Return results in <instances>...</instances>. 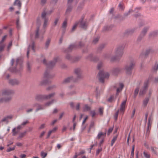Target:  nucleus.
Segmentation results:
<instances>
[{
	"instance_id": "26",
	"label": "nucleus",
	"mask_w": 158,
	"mask_h": 158,
	"mask_svg": "<svg viewBox=\"0 0 158 158\" xmlns=\"http://www.w3.org/2000/svg\"><path fill=\"white\" fill-rule=\"evenodd\" d=\"M151 117H150L148 119V129H147V131H148L149 129L151 128Z\"/></svg>"
},
{
	"instance_id": "24",
	"label": "nucleus",
	"mask_w": 158,
	"mask_h": 158,
	"mask_svg": "<svg viewBox=\"0 0 158 158\" xmlns=\"http://www.w3.org/2000/svg\"><path fill=\"white\" fill-rule=\"evenodd\" d=\"M56 61V60H55L53 61L50 62L48 65V68H51L55 64Z\"/></svg>"
},
{
	"instance_id": "23",
	"label": "nucleus",
	"mask_w": 158,
	"mask_h": 158,
	"mask_svg": "<svg viewBox=\"0 0 158 158\" xmlns=\"http://www.w3.org/2000/svg\"><path fill=\"white\" fill-rule=\"evenodd\" d=\"M149 100V99L148 98H146L144 99L143 102V106L144 107H146Z\"/></svg>"
},
{
	"instance_id": "45",
	"label": "nucleus",
	"mask_w": 158,
	"mask_h": 158,
	"mask_svg": "<svg viewBox=\"0 0 158 158\" xmlns=\"http://www.w3.org/2000/svg\"><path fill=\"white\" fill-rule=\"evenodd\" d=\"M48 22V19L46 18H45V19H44V27H46L47 25V23Z\"/></svg>"
},
{
	"instance_id": "37",
	"label": "nucleus",
	"mask_w": 158,
	"mask_h": 158,
	"mask_svg": "<svg viewBox=\"0 0 158 158\" xmlns=\"http://www.w3.org/2000/svg\"><path fill=\"white\" fill-rule=\"evenodd\" d=\"M158 69V63H156L153 68V70L154 71H156Z\"/></svg>"
},
{
	"instance_id": "36",
	"label": "nucleus",
	"mask_w": 158,
	"mask_h": 158,
	"mask_svg": "<svg viewBox=\"0 0 158 158\" xmlns=\"http://www.w3.org/2000/svg\"><path fill=\"white\" fill-rule=\"evenodd\" d=\"M120 71V69L118 68H116L113 70V73L114 74H116Z\"/></svg>"
},
{
	"instance_id": "31",
	"label": "nucleus",
	"mask_w": 158,
	"mask_h": 158,
	"mask_svg": "<svg viewBox=\"0 0 158 158\" xmlns=\"http://www.w3.org/2000/svg\"><path fill=\"white\" fill-rule=\"evenodd\" d=\"M52 11L51 10L50 11V12H48L47 13V14H50L52 13ZM46 14H47V13L45 12V11H44L42 13V17L44 19H45V18H46L45 16H46Z\"/></svg>"
},
{
	"instance_id": "32",
	"label": "nucleus",
	"mask_w": 158,
	"mask_h": 158,
	"mask_svg": "<svg viewBox=\"0 0 158 158\" xmlns=\"http://www.w3.org/2000/svg\"><path fill=\"white\" fill-rule=\"evenodd\" d=\"M139 89V87H137L135 90L134 94V97L135 98L138 94Z\"/></svg>"
},
{
	"instance_id": "9",
	"label": "nucleus",
	"mask_w": 158,
	"mask_h": 158,
	"mask_svg": "<svg viewBox=\"0 0 158 158\" xmlns=\"http://www.w3.org/2000/svg\"><path fill=\"white\" fill-rule=\"evenodd\" d=\"M52 77L49 74V73L47 71H45L44 73V81H42L41 84L43 85L44 84L46 83L47 82L46 81H44L46 79L49 78H52Z\"/></svg>"
},
{
	"instance_id": "21",
	"label": "nucleus",
	"mask_w": 158,
	"mask_h": 158,
	"mask_svg": "<svg viewBox=\"0 0 158 158\" xmlns=\"http://www.w3.org/2000/svg\"><path fill=\"white\" fill-rule=\"evenodd\" d=\"M16 68L19 67H22V60L19 59H17L16 61Z\"/></svg>"
},
{
	"instance_id": "53",
	"label": "nucleus",
	"mask_w": 158,
	"mask_h": 158,
	"mask_svg": "<svg viewBox=\"0 0 158 158\" xmlns=\"http://www.w3.org/2000/svg\"><path fill=\"white\" fill-rule=\"evenodd\" d=\"M102 151V148H100L98 149L96 152V155H98L99 153Z\"/></svg>"
},
{
	"instance_id": "34",
	"label": "nucleus",
	"mask_w": 158,
	"mask_h": 158,
	"mask_svg": "<svg viewBox=\"0 0 158 158\" xmlns=\"http://www.w3.org/2000/svg\"><path fill=\"white\" fill-rule=\"evenodd\" d=\"M54 101L55 100H52L51 101L45 103V106H49L50 105H52V104H53L54 102Z\"/></svg>"
},
{
	"instance_id": "41",
	"label": "nucleus",
	"mask_w": 158,
	"mask_h": 158,
	"mask_svg": "<svg viewBox=\"0 0 158 158\" xmlns=\"http://www.w3.org/2000/svg\"><path fill=\"white\" fill-rule=\"evenodd\" d=\"M47 155V153L44 152H41V156L42 158H45Z\"/></svg>"
},
{
	"instance_id": "35",
	"label": "nucleus",
	"mask_w": 158,
	"mask_h": 158,
	"mask_svg": "<svg viewBox=\"0 0 158 158\" xmlns=\"http://www.w3.org/2000/svg\"><path fill=\"white\" fill-rule=\"evenodd\" d=\"M143 154L145 158H150V155L147 152L144 151L143 152Z\"/></svg>"
},
{
	"instance_id": "4",
	"label": "nucleus",
	"mask_w": 158,
	"mask_h": 158,
	"mask_svg": "<svg viewBox=\"0 0 158 158\" xmlns=\"http://www.w3.org/2000/svg\"><path fill=\"white\" fill-rule=\"evenodd\" d=\"M126 103V100H125L123 101L121 103L120 109L116 112L114 115V117L115 120L117 119L119 112L120 114H122V115L123 114L125 109Z\"/></svg>"
},
{
	"instance_id": "59",
	"label": "nucleus",
	"mask_w": 158,
	"mask_h": 158,
	"mask_svg": "<svg viewBox=\"0 0 158 158\" xmlns=\"http://www.w3.org/2000/svg\"><path fill=\"white\" fill-rule=\"evenodd\" d=\"M102 66V63H99L98 65V69H99Z\"/></svg>"
},
{
	"instance_id": "50",
	"label": "nucleus",
	"mask_w": 158,
	"mask_h": 158,
	"mask_svg": "<svg viewBox=\"0 0 158 158\" xmlns=\"http://www.w3.org/2000/svg\"><path fill=\"white\" fill-rule=\"evenodd\" d=\"M66 59L70 60H72V59L71 56L69 54H67L66 56Z\"/></svg>"
},
{
	"instance_id": "57",
	"label": "nucleus",
	"mask_w": 158,
	"mask_h": 158,
	"mask_svg": "<svg viewBox=\"0 0 158 158\" xmlns=\"http://www.w3.org/2000/svg\"><path fill=\"white\" fill-rule=\"evenodd\" d=\"M58 21H59V19H58V18L56 19L55 20L54 22V25L55 26L57 24Z\"/></svg>"
},
{
	"instance_id": "10",
	"label": "nucleus",
	"mask_w": 158,
	"mask_h": 158,
	"mask_svg": "<svg viewBox=\"0 0 158 158\" xmlns=\"http://www.w3.org/2000/svg\"><path fill=\"white\" fill-rule=\"evenodd\" d=\"M13 117V115H11L6 116L1 119V122H2V123L6 122L7 123L9 122V120L11 119Z\"/></svg>"
},
{
	"instance_id": "51",
	"label": "nucleus",
	"mask_w": 158,
	"mask_h": 158,
	"mask_svg": "<svg viewBox=\"0 0 158 158\" xmlns=\"http://www.w3.org/2000/svg\"><path fill=\"white\" fill-rule=\"evenodd\" d=\"M113 130V128L112 127H110L108 130L107 134L108 135H109L112 132V130Z\"/></svg>"
},
{
	"instance_id": "48",
	"label": "nucleus",
	"mask_w": 158,
	"mask_h": 158,
	"mask_svg": "<svg viewBox=\"0 0 158 158\" xmlns=\"http://www.w3.org/2000/svg\"><path fill=\"white\" fill-rule=\"evenodd\" d=\"M134 149H135V146L133 145L132 146V150L131 152V155L133 157L134 155Z\"/></svg>"
},
{
	"instance_id": "47",
	"label": "nucleus",
	"mask_w": 158,
	"mask_h": 158,
	"mask_svg": "<svg viewBox=\"0 0 158 158\" xmlns=\"http://www.w3.org/2000/svg\"><path fill=\"white\" fill-rule=\"evenodd\" d=\"M50 39H48L47 40L46 44H45V46L47 47H48V46H49L50 43Z\"/></svg>"
},
{
	"instance_id": "19",
	"label": "nucleus",
	"mask_w": 158,
	"mask_h": 158,
	"mask_svg": "<svg viewBox=\"0 0 158 158\" xmlns=\"http://www.w3.org/2000/svg\"><path fill=\"white\" fill-rule=\"evenodd\" d=\"M149 28V27H144L143 30L142 31L140 35V36L143 37L144 35H145L147 33L148 30Z\"/></svg>"
},
{
	"instance_id": "61",
	"label": "nucleus",
	"mask_w": 158,
	"mask_h": 158,
	"mask_svg": "<svg viewBox=\"0 0 158 158\" xmlns=\"http://www.w3.org/2000/svg\"><path fill=\"white\" fill-rule=\"evenodd\" d=\"M6 35H5L4 36H3L0 43H2L5 40L6 37Z\"/></svg>"
},
{
	"instance_id": "55",
	"label": "nucleus",
	"mask_w": 158,
	"mask_h": 158,
	"mask_svg": "<svg viewBox=\"0 0 158 158\" xmlns=\"http://www.w3.org/2000/svg\"><path fill=\"white\" fill-rule=\"evenodd\" d=\"M77 23H75L73 26V28H72V31H74L76 28L77 26Z\"/></svg>"
},
{
	"instance_id": "58",
	"label": "nucleus",
	"mask_w": 158,
	"mask_h": 158,
	"mask_svg": "<svg viewBox=\"0 0 158 158\" xmlns=\"http://www.w3.org/2000/svg\"><path fill=\"white\" fill-rule=\"evenodd\" d=\"M52 133V131H51V130H50V131H49L48 133L47 136V138H48L50 137V135H51Z\"/></svg>"
},
{
	"instance_id": "44",
	"label": "nucleus",
	"mask_w": 158,
	"mask_h": 158,
	"mask_svg": "<svg viewBox=\"0 0 158 158\" xmlns=\"http://www.w3.org/2000/svg\"><path fill=\"white\" fill-rule=\"evenodd\" d=\"M103 107H100L99 109V112L100 115H102L103 113Z\"/></svg>"
},
{
	"instance_id": "16",
	"label": "nucleus",
	"mask_w": 158,
	"mask_h": 158,
	"mask_svg": "<svg viewBox=\"0 0 158 158\" xmlns=\"http://www.w3.org/2000/svg\"><path fill=\"white\" fill-rule=\"evenodd\" d=\"M23 126L21 124L20 125H19L17 127H16V128H14L12 130V133L13 134V135H15L18 133V132H17L15 131V130L16 129L19 130L22 128Z\"/></svg>"
},
{
	"instance_id": "6",
	"label": "nucleus",
	"mask_w": 158,
	"mask_h": 158,
	"mask_svg": "<svg viewBox=\"0 0 158 158\" xmlns=\"http://www.w3.org/2000/svg\"><path fill=\"white\" fill-rule=\"evenodd\" d=\"M55 95V93H53L48 95H37L36 96L35 99L38 101H41L45 99H49L53 97Z\"/></svg>"
},
{
	"instance_id": "25",
	"label": "nucleus",
	"mask_w": 158,
	"mask_h": 158,
	"mask_svg": "<svg viewBox=\"0 0 158 158\" xmlns=\"http://www.w3.org/2000/svg\"><path fill=\"white\" fill-rule=\"evenodd\" d=\"M38 106V107L36 110V112L38 111L39 110H43L44 109V107H43L42 106H39V105L37 104H34V105H33V107L37 106Z\"/></svg>"
},
{
	"instance_id": "15",
	"label": "nucleus",
	"mask_w": 158,
	"mask_h": 158,
	"mask_svg": "<svg viewBox=\"0 0 158 158\" xmlns=\"http://www.w3.org/2000/svg\"><path fill=\"white\" fill-rule=\"evenodd\" d=\"M80 26L83 28H86L87 26V24L85 21H83V19L82 18L80 21Z\"/></svg>"
},
{
	"instance_id": "54",
	"label": "nucleus",
	"mask_w": 158,
	"mask_h": 158,
	"mask_svg": "<svg viewBox=\"0 0 158 158\" xmlns=\"http://www.w3.org/2000/svg\"><path fill=\"white\" fill-rule=\"evenodd\" d=\"M99 39V38L98 37L94 38L93 41V42L94 44L96 43L98 41Z\"/></svg>"
},
{
	"instance_id": "27",
	"label": "nucleus",
	"mask_w": 158,
	"mask_h": 158,
	"mask_svg": "<svg viewBox=\"0 0 158 158\" xmlns=\"http://www.w3.org/2000/svg\"><path fill=\"white\" fill-rule=\"evenodd\" d=\"M27 133V131H25L24 132H22L20 133L18 137V139H21L22 138H23V137H24L25 135H26Z\"/></svg>"
},
{
	"instance_id": "1",
	"label": "nucleus",
	"mask_w": 158,
	"mask_h": 158,
	"mask_svg": "<svg viewBox=\"0 0 158 158\" xmlns=\"http://www.w3.org/2000/svg\"><path fill=\"white\" fill-rule=\"evenodd\" d=\"M124 47L123 46L121 45L117 47L114 51V56L111 57V61H114L116 59L122 57L124 53Z\"/></svg>"
},
{
	"instance_id": "33",
	"label": "nucleus",
	"mask_w": 158,
	"mask_h": 158,
	"mask_svg": "<svg viewBox=\"0 0 158 158\" xmlns=\"http://www.w3.org/2000/svg\"><path fill=\"white\" fill-rule=\"evenodd\" d=\"M117 136H115L113 137V139H112L111 141V143L110 144V145L111 146H113V144H114V142L116 140V139H117Z\"/></svg>"
},
{
	"instance_id": "39",
	"label": "nucleus",
	"mask_w": 158,
	"mask_h": 158,
	"mask_svg": "<svg viewBox=\"0 0 158 158\" xmlns=\"http://www.w3.org/2000/svg\"><path fill=\"white\" fill-rule=\"evenodd\" d=\"M39 30V27H38L36 31L35 35V38H38Z\"/></svg>"
},
{
	"instance_id": "18",
	"label": "nucleus",
	"mask_w": 158,
	"mask_h": 158,
	"mask_svg": "<svg viewBox=\"0 0 158 158\" xmlns=\"http://www.w3.org/2000/svg\"><path fill=\"white\" fill-rule=\"evenodd\" d=\"M30 48H31L33 50V52L35 51L34 43V42L32 43L31 46L29 45L28 47V49L27 52V57H28V55L30 49Z\"/></svg>"
},
{
	"instance_id": "7",
	"label": "nucleus",
	"mask_w": 158,
	"mask_h": 158,
	"mask_svg": "<svg viewBox=\"0 0 158 158\" xmlns=\"http://www.w3.org/2000/svg\"><path fill=\"white\" fill-rule=\"evenodd\" d=\"M148 84L149 80H146L144 82L143 85L140 90L139 94V95H143L146 93L148 89Z\"/></svg>"
},
{
	"instance_id": "63",
	"label": "nucleus",
	"mask_w": 158,
	"mask_h": 158,
	"mask_svg": "<svg viewBox=\"0 0 158 158\" xmlns=\"http://www.w3.org/2000/svg\"><path fill=\"white\" fill-rule=\"evenodd\" d=\"M80 108V104L79 103H78L77 104L76 106V109L77 110H79Z\"/></svg>"
},
{
	"instance_id": "38",
	"label": "nucleus",
	"mask_w": 158,
	"mask_h": 158,
	"mask_svg": "<svg viewBox=\"0 0 158 158\" xmlns=\"http://www.w3.org/2000/svg\"><path fill=\"white\" fill-rule=\"evenodd\" d=\"M158 34V30L152 32L150 34V35L152 36H155Z\"/></svg>"
},
{
	"instance_id": "40",
	"label": "nucleus",
	"mask_w": 158,
	"mask_h": 158,
	"mask_svg": "<svg viewBox=\"0 0 158 158\" xmlns=\"http://www.w3.org/2000/svg\"><path fill=\"white\" fill-rule=\"evenodd\" d=\"M12 45V42L11 41L9 44L8 45L7 47V50L8 51H9Z\"/></svg>"
},
{
	"instance_id": "42",
	"label": "nucleus",
	"mask_w": 158,
	"mask_h": 158,
	"mask_svg": "<svg viewBox=\"0 0 158 158\" xmlns=\"http://www.w3.org/2000/svg\"><path fill=\"white\" fill-rule=\"evenodd\" d=\"M5 47V45L4 44H2V43H0V51H2L4 47Z\"/></svg>"
},
{
	"instance_id": "5",
	"label": "nucleus",
	"mask_w": 158,
	"mask_h": 158,
	"mask_svg": "<svg viewBox=\"0 0 158 158\" xmlns=\"http://www.w3.org/2000/svg\"><path fill=\"white\" fill-rule=\"evenodd\" d=\"M99 77V81L102 83L104 82V78H108L109 76V73L107 72H105L103 70L100 71L98 74Z\"/></svg>"
},
{
	"instance_id": "46",
	"label": "nucleus",
	"mask_w": 158,
	"mask_h": 158,
	"mask_svg": "<svg viewBox=\"0 0 158 158\" xmlns=\"http://www.w3.org/2000/svg\"><path fill=\"white\" fill-rule=\"evenodd\" d=\"M90 113L91 114L92 117H94L96 114L94 110H92L90 112Z\"/></svg>"
},
{
	"instance_id": "30",
	"label": "nucleus",
	"mask_w": 158,
	"mask_h": 158,
	"mask_svg": "<svg viewBox=\"0 0 158 158\" xmlns=\"http://www.w3.org/2000/svg\"><path fill=\"white\" fill-rule=\"evenodd\" d=\"M106 133H103L102 132H100L98 133L97 137L98 139H99L102 136H105Z\"/></svg>"
},
{
	"instance_id": "14",
	"label": "nucleus",
	"mask_w": 158,
	"mask_h": 158,
	"mask_svg": "<svg viewBox=\"0 0 158 158\" xmlns=\"http://www.w3.org/2000/svg\"><path fill=\"white\" fill-rule=\"evenodd\" d=\"M75 73L77 75L78 78H79L81 77V70L80 69L77 68L75 69Z\"/></svg>"
},
{
	"instance_id": "28",
	"label": "nucleus",
	"mask_w": 158,
	"mask_h": 158,
	"mask_svg": "<svg viewBox=\"0 0 158 158\" xmlns=\"http://www.w3.org/2000/svg\"><path fill=\"white\" fill-rule=\"evenodd\" d=\"M90 110V107L87 105H85L83 107V110L84 111H88Z\"/></svg>"
},
{
	"instance_id": "22",
	"label": "nucleus",
	"mask_w": 158,
	"mask_h": 158,
	"mask_svg": "<svg viewBox=\"0 0 158 158\" xmlns=\"http://www.w3.org/2000/svg\"><path fill=\"white\" fill-rule=\"evenodd\" d=\"M14 5L17 6L19 8H20L21 6V3L19 0H15Z\"/></svg>"
},
{
	"instance_id": "62",
	"label": "nucleus",
	"mask_w": 158,
	"mask_h": 158,
	"mask_svg": "<svg viewBox=\"0 0 158 158\" xmlns=\"http://www.w3.org/2000/svg\"><path fill=\"white\" fill-rule=\"evenodd\" d=\"M16 145L18 146L21 147L22 146L23 144L20 142H17L16 143Z\"/></svg>"
},
{
	"instance_id": "3",
	"label": "nucleus",
	"mask_w": 158,
	"mask_h": 158,
	"mask_svg": "<svg viewBox=\"0 0 158 158\" xmlns=\"http://www.w3.org/2000/svg\"><path fill=\"white\" fill-rule=\"evenodd\" d=\"M123 85L122 83H120L116 85V87H119L117 88L116 90V96L112 95L108 99V101L112 102L115 101L116 99V96H118L119 92L121 91L123 87Z\"/></svg>"
},
{
	"instance_id": "52",
	"label": "nucleus",
	"mask_w": 158,
	"mask_h": 158,
	"mask_svg": "<svg viewBox=\"0 0 158 158\" xmlns=\"http://www.w3.org/2000/svg\"><path fill=\"white\" fill-rule=\"evenodd\" d=\"M28 122L27 120H26L22 123L21 124L23 127L25 126L26 124H27Z\"/></svg>"
},
{
	"instance_id": "49",
	"label": "nucleus",
	"mask_w": 158,
	"mask_h": 158,
	"mask_svg": "<svg viewBox=\"0 0 158 158\" xmlns=\"http://www.w3.org/2000/svg\"><path fill=\"white\" fill-rule=\"evenodd\" d=\"M67 24V21L66 20H65L64 21V22L63 23L62 27L63 28H65L66 27Z\"/></svg>"
},
{
	"instance_id": "43",
	"label": "nucleus",
	"mask_w": 158,
	"mask_h": 158,
	"mask_svg": "<svg viewBox=\"0 0 158 158\" xmlns=\"http://www.w3.org/2000/svg\"><path fill=\"white\" fill-rule=\"evenodd\" d=\"M15 146H14L13 148H9L7 149L6 150L7 152H10L11 151L14 150L15 149Z\"/></svg>"
},
{
	"instance_id": "56",
	"label": "nucleus",
	"mask_w": 158,
	"mask_h": 158,
	"mask_svg": "<svg viewBox=\"0 0 158 158\" xmlns=\"http://www.w3.org/2000/svg\"><path fill=\"white\" fill-rule=\"evenodd\" d=\"M45 133V131H43L40 134L39 137L40 138H42Z\"/></svg>"
},
{
	"instance_id": "12",
	"label": "nucleus",
	"mask_w": 158,
	"mask_h": 158,
	"mask_svg": "<svg viewBox=\"0 0 158 158\" xmlns=\"http://www.w3.org/2000/svg\"><path fill=\"white\" fill-rule=\"evenodd\" d=\"M156 52L155 51L152 49H149L146 50L145 52L144 55L145 56H147L149 55L155 54Z\"/></svg>"
},
{
	"instance_id": "20",
	"label": "nucleus",
	"mask_w": 158,
	"mask_h": 158,
	"mask_svg": "<svg viewBox=\"0 0 158 158\" xmlns=\"http://www.w3.org/2000/svg\"><path fill=\"white\" fill-rule=\"evenodd\" d=\"M86 59L90 61H96V60H95L96 58L94 57L92 54H90L88 55L86 57Z\"/></svg>"
},
{
	"instance_id": "17",
	"label": "nucleus",
	"mask_w": 158,
	"mask_h": 158,
	"mask_svg": "<svg viewBox=\"0 0 158 158\" xmlns=\"http://www.w3.org/2000/svg\"><path fill=\"white\" fill-rule=\"evenodd\" d=\"M72 81H75L73 77H68L64 79L63 82V83H67Z\"/></svg>"
},
{
	"instance_id": "64",
	"label": "nucleus",
	"mask_w": 158,
	"mask_h": 158,
	"mask_svg": "<svg viewBox=\"0 0 158 158\" xmlns=\"http://www.w3.org/2000/svg\"><path fill=\"white\" fill-rule=\"evenodd\" d=\"M85 152L84 150H82L79 152L78 154L79 156L83 154H84Z\"/></svg>"
},
{
	"instance_id": "11",
	"label": "nucleus",
	"mask_w": 158,
	"mask_h": 158,
	"mask_svg": "<svg viewBox=\"0 0 158 158\" xmlns=\"http://www.w3.org/2000/svg\"><path fill=\"white\" fill-rule=\"evenodd\" d=\"M83 45V44L81 42H80L78 46H77L75 44H71L68 48V51H71L74 48H77L80 47Z\"/></svg>"
},
{
	"instance_id": "2",
	"label": "nucleus",
	"mask_w": 158,
	"mask_h": 158,
	"mask_svg": "<svg viewBox=\"0 0 158 158\" xmlns=\"http://www.w3.org/2000/svg\"><path fill=\"white\" fill-rule=\"evenodd\" d=\"M14 93L13 90L10 89H5L2 91V95L3 96H7L8 97L4 98H1L0 99V102H7L10 100L11 97L10 96L13 94Z\"/></svg>"
},
{
	"instance_id": "29",
	"label": "nucleus",
	"mask_w": 158,
	"mask_h": 158,
	"mask_svg": "<svg viewBox=\"0 0 158 158\" xmlns=\"http://www.w3.org/2000/svg\"><path fill=\"white\" fill-rule=\"evenodd\" d=\"M151 149L154 154H157V151L158 150V148L155 147H151Z\"/></svg>"
},
{
	"instance_id": "13",
	"label": "nucleus",
	"mask_w": 158,
	"mask_h": 158,
	"mask_svg": "<svg viewBox=\"0 0 158 158\" xmlns=\"http://www.w3.org/2000/svg\"><path fill=\"white\" fill-rule=\"evenodd\" d=\"M20 81L17 79H10L9 81V83L13 85H16L19 83Z\"/></svg>"
},
{
	"instance_id": "60",
	"label": "nucleus",
	"mask_w": 158,
	"mask_h": 158,
	"mask_svg": "<svg viewBox=\"0 0 158 158\" xmlns=\"http://www.w3.org/2000/svg\"><path fill=\"white\" fill-rule=\"evenodd\" d=\"M45 124H42L39 127V129H42L44 128L45 127Z\"/></svg>"
},
{
	"instance_id": "8",
	"label": "nucleus",
	"mask_w": 158,
	"mask_h": 158,
	"mask_svg": "<svg viewBox=\"0 0 158 158\" xmlns=\"http://www.w3.org/2000/svg\"><path fill=\"white\" fill-rule=\"evenodd\" d=\"M135 65V62L134 61L131 62L129 64H128L125 67V69L127 72L128 73L133 68Z\"/></svg>"
}]
</instances>
